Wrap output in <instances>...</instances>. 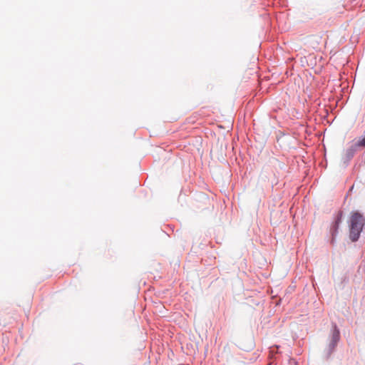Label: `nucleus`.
<instances>
[{
  "label": "nucleus",
  "mask_w": 365,
  "mask_h": 365,
  "mask_svg": "<svg viewBox=\"0 0 365 365\" xmlns=\"http://www.w3.org/2000/svg\"><path fill=\"white\" fill-rule=\"evenodd\" d=\"M365 225V217L358 211L353 212L349 220V238L352 242H356Z\"/></svg>",
  "instance_id": "obj_1"
},
{
  "label": "nucleus",
  "mask_w": 365,
  "mask_h": 365,
  "mask_svg": "<svg viewBox=\"0 0 365 365\" xmlns=\"http://www.w3.org/2000/svg\"><path fill=\"white\" fill-rule=\"evenodd\" d=\"M340 340V331L336 323H332L329 342L324 351V357L326 359H329L331 354L334 351L335 348Z\"/></svg>",
  "instance_id": "obj_2"
},
{
  "label": "nucleus",
  "mask_w": 365,
  "mask_h": 365,
  "mask_svg": "<svg viewBox=\"0 0 365 365\" xmlns=\"http://www.w3.org/2000/svg\"><path fill=\"white\" fill-rule=\"evenodd\" d=\"M343 217V212L341 211H339L334 217V221L332 223L330 228V233L331 235V243L334 244L335 242V239L339 233V229L340 224L341 223Z\"/></svg>",
  "instance_id": "obj_3"
},
{
  "label": "nucleus",
  "mask_w": 365,
  "mask_h": 365,
  "mask_svg": "<svg viewBox=\"0 0 365 365\" xmlns=\"http://www.w3.org/2000/svg\"><path fill=\"white\" fill-rule=\"evenodd\" d=\"M359 148L353 142L352 144L345 150L344 163H349L357 152Z\"/></svg>",
  "instance_id": "obj_4"
},
{
  "label": "nucleus",
  "mask_w": 365,
  "mask_h": 365,
  "mask_svg": "<svg viewBox=\"0 0 365 365\" xmlns=\"http://www.w3.org/2000/svg\"><path fill=\"white\" fill-rule=\"evenodd\" d=\"M358 148H364L365 147V135L359 138L357 141L354 142Z\"/></svg>",
  "instance_id": "obj_5"
}]
</instances>
